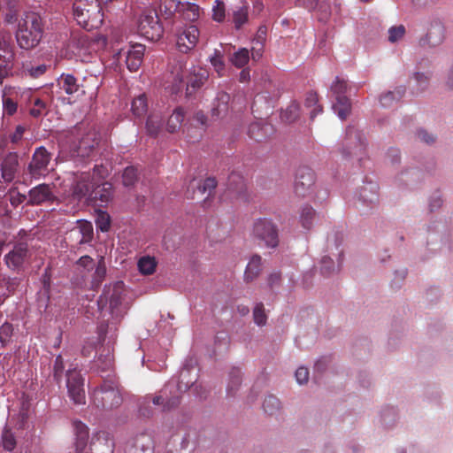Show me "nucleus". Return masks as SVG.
I'll return each mask as SVG.
<instances>
[{
	"label": "nucleus",
	"mask_w": 453,
	"mask_h": 453,
	"mask_svg": "<svg viewBox=\"0 0 453 453\" xmlns=\"http://www.w3.org/2000/svg\"><path fill=\"white\" fill-rule=\"evenodd\" d=\"M335 100L336 102L333 104V110L334 113L343 120L350 113V102L346 96H338V98H335Z\"/></svg>",
	"instance_id": "nucleus-27"
},
{
	"label": "nucleus",
	"mask_w": 453,
	"mask_h": 453,
	"mask_svg": "<svg viewBox=\"0 0 453 453\" xmlns=\"http://www.w3.org/2000/svg\"><path fill=\"white\" fill-rule=\"evenodd\" d=\"M405 34V27L403 25L391 27L388 29V41L395 43L400 41Z\"/></svg>",
	"instance_id": "nucleus-50"
},
{
	"label": "nucleus",
	"mask_w": 453,
	"mask_h": 453,
	"mask_svg": "<svg viewBox=\"0 0 453 453\" xmlns=\"http://www.w3.org/2000/svg\"><path fill=\"white\" fill-rule=\"evenodd\" d=\"M124 293V283L117 281L108 287L98 301L99 304L109 302V313L111 316L112 323L119 321L127 311V305L122 302Z\"/></svg>",
	"instance_id": "nucleus-4"
},
{
	"label": "nucleus",
	"mask_w": 453,
	"mask_h": 453,
	"mask_svg": "<svg viewBox=\"0 0 453 453\" xmlns=\"http://www.w3.org/2000/svg\"><path fill=\"white\" fill-rule=\"evenodd\" d=\"M405 89L403 87H399L395 88L394 91H388L386 94L382 95L380 98V104L384 107H389L394 103L399 101L403 94Z\"/></svg>",
	"instance_id": "nucleus-33"
},
{
	"label": "nucleus",
	"mask_w": 453,
	"mask_h": 453,
	"mask_svg": "<svg viewBox=\"0 0 453 453\" xmlns=\"http://www.w3.org/2000/svg\"><path fill=\"white\" fill-rule=\"evenodd\" d=\"M96 227L102 232H107L110 228V217L106 212H100L96 220Z\"/></svg>",
	"instance_id": "nucleus-56"
},
{
	"label": "nucleus",
	"mask_w": 453,
	"mask_h": 453,
	"mask_svg": "<svg viewBox=\"0 0 453 453\" xmlns=\"http://www.w3.org/2000/svg\"><path fill=\"white\" fill-rule=\"evenodd\" d=\"M299 221L302 226L310 230L316 221V212L311 206H303L300 211Z\"/></svg>",
	"instance_id": "nucleus-29"
},
{
	"label": "nucleus",
	"mask_w": 453,
	"mask_h": 453,
	"mask_svg": "<svg viewBox=\"0 0 453 453\" xmlns=\"http://www.w3.org/2000/svg\"><path fill=\"white\" fill-rule=\"evenodd\" d=\"M64 369V362L61 356H58L54 365V376L57 380H59L61 373Z\"/></svg>",
	"instance_id": "nucleus-64"
},
{
	"label": "nucleus",
	"mask_w": 453,
	"mask_h": 453,
	"mask_svg": "<svg viewBox=\"0 0 453 453\" xmlns=\"http://www.w3.org/2000/svg\"><path fill=\"white\" fill-rule=\"evenodd\" d=\"M148 110V104L145 95H139L137 97L134 98L131 104V111L133 114L137 117H142Z\"/></svg>",
	"instance_id": "nucleus-36"
},
{
	"label": "nucleus",
	"mask_w": 453,
	"mask_h": 453,
	"mask_svg": "<svg viewBox=\"0 0 453 453\" xmlns=\"http://www.w3.org/2000/svg\"><path fill=\"white\" fill-rule=\"evenodd\" d=\"M9 35H0V83L9 74L13 65L14 54Z\"/></svg>",
	"instance_id": "nucleus-12"
},
{
	"label": "nucleus",
	"mask_w": 453,
	"mask_h": 453,
	"mask_svg": "<svg viewBox=\"0 0 453 453\" xmlns=\"http://www.w3.org/2000/svg\"><path fill=\"white\" fill-rule=\"evenodd\" d=\"M107 174V170L100 165L95 166L93 173V180L90 181L89 173H82L73 187V196L77 199H81L89 194L90 198L95 201H99V205L107 203L112 198V185L109 182H104L94 188L96 180L104 178Z\"/></svg>",
	"instance_id": "nucleus-1"
},
{
	"label": "nucleus",
	"mask_w": 453,
	"mask_h": 453,
	"mask_svg": "<svg viewBox=\"0 0 453 453\" xmlns=\"http://www.w3.org/2000/svg\"><path fill=\"white\" fill-rule=\"evenodd\" d=\"M139 33L150 41H157L163 35V27L159 23L155 8L145 7L137 20Z\"/></svg>",
	"instance_id": "nucleus-5"
},
{
	"label": "nucleus",
	"mask_w": 453,
	"mask_h": 453,
	"mask_svg": "<svg viewBox=\"0 0 453 453\" xmlns=\"http://www.w3.org/2000/svg\"><path fill=\"white\" fill-rule=\"evenodd\" d=\"M28 257V250L27 244L20 243L5 255L4 260L9 268L19 269Z\"/></svg>",
	"instance_id": "nucleus-17"
},
{
	"label": "nucleus",
	"mask_w": 453,
	"mask_h": 453,
	"mask_svg": "<svg viewBox=\"0 0 453 453\" xmlns=\"http://www.w3.org/2000/svg\"><path fill=\"white\" fill-rule=\"evenodd\" d=\"M45 109L46 104L40 98H36L34 106L30 109V114L35 118L40 117Z\"/></svg>",
	"instance_id": "nucleus-58"
},
{
	"label": "nucleus",
	"mask_w": 453,
	"mask_h": 453,
	"mask_svg": "<svg viewBox=\"0 0 453 453\" xmlns=\"http://www.w3.org/2000/svg\"><path fill=\"white\" fill-rule=\"evenodd\" d=\"M378 190L379 187L376 183H366L359 189L358 200L365 205L372 206L379 202Z\"/></svg>",
	"instance_id": "nucleus-19"
},
{
	"label": "nucleus",
	"mask_w": 453,
	"mask_h": 453,
	"mask_svg": "<svg viewBox=\"0 0 453 453\" xmlns=\"http://www.w3.org/2000/svg\"><path fill=\"white\" fill-rule=\"evenodd\" d=\"M430 77L431 74L428 72H416L413 73L412 79L418 89L424 90L428 85Z\"/></svg>",
	"instance_id": "nucleus-48"
},
{
	"label": "nucleus",
	"mask_w": 453,
	"mask_h": 453,
	"mask_svg": "<svg viewBox=\"0 0 453 453\" xmlns=\"http://www.w3.org/2000/svg\"><path fill=\"white\" fill-rule=\"evenodd\" d=\"M86 41L83 38L79 39L77 42L73 41L70 47L72 49V52L77 58L84 60L86 57V50L83 48V44H85Z\"/></svg>",
	"instance_id": "nucleus-51"
},
{
	"label": "nucleus",
	"mask_w": 453,
	"mask_h": 453,
	"mask_svg": "<svg viewBox=\"0 0 453 453\" xmlns=\"http://www.w3.org/2000/svg\"><path fill=\"white\" fill-rule=\"evenodd\" d=\"M97 145L96 134L89 132L83 137L77 147V155L80 157H88Z\"/></svg>",
	"instance_id": "nucleus-23"
},
{
	"label": "nucleus",
	"mask_w": 453,
	"mask_h": 453,
	"mask_svg": "<svg viewBox=\"0 0 453 453\" xmlns=\"http://www.w3.org/2000/svg\"><path fill=\"white\" fill-rule=\"evenodd\" d=\"M18 109V104L12 98L4 96H3V112L4 115H13Z\"/></svg>",
	"instance_id": "nucleus-55"
},
{
	"label": "nucleus",
	"mask_w": 453,
	"mask_h": 453,
	"mask_svg": "<svg viewBox=\"0 0 453 453\" xmlns=\"http://www.w3.org/2000/svg\"><path fill=\"white\" fill-rule=\"evenodd\" d=\"M184 4L177 0H161L160 9L161 12H164L166 17L172 16L174 12H180V7H183Z\"/></svg>",
	"instance_id": "nucleus-38"
},
{
	"label": "nucleus",
	"mask_w": 453,
	"mask_h": 453,
	"mask_svg": "<svg viewBox=\"0 0 453 453\" xmlns=\"http://www.w3.org/2000/svg\"><path fill=\"white\" fill-rule=\"evenodd\" d=\"M50 161V156L45 148H38L33 156L32 162L29 164V171L33 177L38 178L48 172V165Z\"/></svg>",
	"instance_id": "nucleus-13"
},
{
	"label": "nucleus",
	"mask_w": 453,
	"mask_h": 453,
	"mask_svg": "<svg viewBox=\"0 0 453 453\" xmlns=\"http://www.w3.org/2000/svg\"><path fill=\"white\" fill-rule=\"evenodd\" d=\"M254 321L257 326H264L266 323V314L262 303H258L255 306L253 311Z\"/></svg>",
	"instance_id": "nucleus-53"
},
{
	"label": "nucleus",
	"mask_w": 453,
	"mask_h": 453,
	"mask_svg": "<svg viewBox=\"0 0 453 453\" xmlns=\"http://www.w3.org/2000/svg\"><path fill=\"white\" fill-rule=\"evenodd\" d=\"M210 61L218 74L222 76L225 71V63L220 52L219 50H215L214 55L210 58Z\"/></svg>",
	"instance_id": "nucleus-49"
},
{
	"label": "nucleus",
	"mask_w": 453,
	"mask_h": 453,
	"mask_svg": "<svg viewBox=\"0 0 453 453\" xmlns=\"http://www.w3.org/2000/svg\"><path fill=\"white\" fill-rule=\"evenodd\" d=\"M262 266V258L258 255H254L250 257L245 273L244 279L246 281L254 280L259 274Z\"/></svg>",
	"instance_id": "nucleus-25"
},
{
	"label": "nucleus",
	"mask_w": 453,
	"mask_h": 453,
	"mask_svg": "<svg viewBox=\"0 0 453 453\" xmlns=\"http://www.w3.org/2000/svg\"><path fill=\"white\" fill-rule=\"evenodd\" d=\"M250 60V52L246 48L237 50L231 58V62L238 68H242L248 64Z\"/></svg>",
	"instance_id": "nucleus-39"
},
{
	"label": "nucleus",
	"mask_w": 453,
	"mask_h": 453,
	"mask_svg": "<svg viewBox=\"0 0 453 453\" xmlns=\"http://www.w3.org/2000/svg\"><path fill=\"white\" fill-rule=\"evenodd\" d=\"M144 50V46L142 44L129 45L119 50L117 59L118 61L124 60L129 71L135 72L142 65Z\"/></svg>",
	"instance_id": "nucleus-9"
},
{
	"label": "nucleus",
	"mask_w": 453,
	"mask_h": 453,
	"mask_svg": "<svg viewBox=\"0 0 453 453\" xmlns=\"http://www.w3.org/2000/svg\"><path fill=\"white\" fill-rule=\"evenodd\" d=\"M232 21L236 29H240L249 20V12L247 6H237L232 12Z\"/></svg>",
	"instance_id": "nucleus-31"
},
{
	"label": "nucleus",
	"mask_w": 453,
	"mask_h": 453,
	"mask_svg": "<svg viewBox=\"0 0 453 453\" xmlns=\"http://www.w3.org/2000/svg\"><path fill=\"white\" fill-rule=\"evenodd\" d=\"M305 106L307 108H312L311 111V119L322 111L321 106L318 104V96L313 92H311L307 95L305 99Z\"/></svg>",
	"instance_id": "nucleus-45"
},
{
	"label": "nucleus",
	"mask_w": 453,
	"mask_h": 453,
	"mask_svg": "<svg viewBox=\"0 0 453 453\" xmlns=\"http://www.w3.org/2000/svg\"><path fill=\"white\" fill-rule=\"evenodd\" d=\"M344 144L349 150L348 154L359 155L365 148L366 140L363 133L354 127H349Z\"/></svg>",
	"instance_id": "nucleus-15"
},
{
	"label": "nucleus",
	"mask_w": 453,
	"mask_h": 453,
	"mask_svg": "<svg viewBox=\"0 0 453 453\" xmlns=\"http://www.w3.org/2000/svg\"><path fill=\"white\" fill-rule=\"evenodd\" d=\"M229 95L226 93H220L218 96V104L217 106L213 107L211 110L212 116L217 118H223L226 115L228 111V101H229Z\"/></svg>",
	"instance_id": "nucleus-32"
},
{
	"label": "nucleus",
	"mask_w": 453,
	"mask_h": 453,
	"mask_svg": "<svg viewBox=\"0 0 453 453\" xmlns=\"http://www.w3.org/2000/svg\"><path fill=\"white\" fill-rule=\"evenodd\" d=\"M343 241V234L338 232L327 236L326 255L322 257L319 263V270L324 276L328 277L340 271L344 257Z\"/></svg>",
	"instance_id": "nucleus-3"
},
{
	"label": "nucleus",
	"mask_w": 453,
	"mask_h": 453,
	"mask_svg": "<svg viewBox=\"0 0 453 453\" xmlns=\"http://www.w3.org/2000/svg\"><path fill=\"white\" fill-rule=\"evenodd\" d=\"M184 120V111L180 108L173 111V114L169 117L166 123V128L169 132L173 133L177 131Z\"/></svg>",
	"instance_id": "nucleus-34"
},
{
	"label": "nucleus",
	"mask_w": 453,
	"mask_h": 453,
	"mask_svg": "<svg viewBox=\"0 0 453 453\" xmlns=\"http://www.w3.org/2000/svg\"><path fill=\"white\" fill-rule=\"evenodd\" d=\"M2 444L4 449L12 451L16 446V440L14 434L9 431L4 430L2 434Z\"/></svg>",
	"instance_id": "nucleus-52"
},
{
	"label": "nucleus",
	"mask_w": 453,
	"mask_h": 453,
	"mask_svg": "<svg viewBox=\"0 0 453 453\" xmlns=\"http://www.w3.org/2000/svg\"><path fill=\"white\" fill-rule=\"evenodd\" d=\"M66 387L70 398L76 404L85 403L83 379L76 369H69L66 373Z\"/></svg>",
	"instance_id": "nucleus-10"
},
{
	"label": "nucleus",
	"mask_w": 453,
	"mask_h": 453,
	"mask_svg": "<svg viewBox=\"0 0 453 453\" xmlns=\"http://www.w3.org/2000/svg\"><path fill=\"white\" fill-rule=\"evenodd\" d=\"M347 81L339 76L335 78L334 82L331 85V93L334 98H338V96H345L344 94L347 91Z\"/></svg>",
	"instance_id": "nucleus-40"
},
{
	"label": "nucleus",
	"mask_w": 453,
	"mask_h": 453,
	"mask_svg": "<svg viewBox=\"0 0 453 453\" xmlns=\"http://www.w3.org/2000/svg\"><path fill=\"white\" fill-rule=\"evenodd\" d=\"M319 1V0H296V5L308 11H312L317 7Z\"/></svg>",
	"instance_id": "nucleus-62"
},
{
	"label": "nucleus",
	"mask_w": 453,
	"mask_h": 453,
	"mask_svg": "<svg viewBox=\"0 0 453 453\" xmlns=\"http://www.w3.org/2000/svg\"><path fill=\"white\" fill-rule=\"evenodd\" d=\"M216 180L213 178H207L203 181V183H200L194 180L191 182L192 187H197V191L201 193L202 195L208 192L209 194L216 188Z\"/></svg>",
	"instance_id": "nucleus-44"
},
{
	"label": "nucleus",
	"mask_w": 453,
	"mask_h": 453,
	"mask_svg": "<svg viewBox=\"0 0 453 453\" xmlns=\"http://www.w3.org/2000/svg\"><path fill=\"white\" fill-rule=\"evenodd\" d=\"M263 409L266 413L274 415L280 411L281 403L276 396L270 395L265 398L263 402Z\"/></svg>",
	"instance_id": "nucleus-37"
},
{
	"label": "nucleus",
	"mask_w": 453,
	"mask_h": 453,
	"mask_svg": "<svg viewBox=\"0 0 453 453\" xmlns=\"http://www.w3.org/2000/svg\"><path fill=\"white\" fill-rule=\"evenodd\" d=\"M252 234L267 248H275L279 244L277 226L269 219H257L253 224Z\"/></svg>",
	"instance_id": "nucleus-8"
},
{
	"label": "nucleus",
	"mask_w": 453,
	"mask_h": 453,
	"mask_svg": "<svg viewBox=\"0 0 453 453\" xmlns=\"http://www.w3.org/2000/svg\"><path fill=\"white\" fill-rule=\"evenodd\" d=\"M79 233L82 235L80 240V243L88 242L92 239L93 236V226L90 222L79 221L77 227Z\"/></svg>",
	"instance_id": "nucleus-43"
},
{
	"label": "nucleus",
	"mask_w": 453,
	"mask_h": 453,
	"mask_svg": "<svg viewBox=\"0 0 453 453\" xmlns=\"http://www.w3.org/2000/svg\"><path fill=\"white\" fill-rule=\"evenodd\" d=\"M106 274V267L104 265V257H101L96 268L95 278L96 280H101Z\"/></svg>",
	"instance_id": "nucleus-63"
},
{
	"label": "nucleus",
	"mask_w": 453,
	"mask_h": 453,
	"mask_svg": "<svg viewBox=\"0 0 453 453\" xmlns=\"http://www.w3.org/2000/svg\"><path fill=\"white\" fill-rule=\"evenodd\" d=\"M258 34V38L257 39L255 45L251 49V57L254 61L258 60L262 57L264 52L263 36L265 35V30L263 28H259Z\"/></svg>",
	"instance_id": "nucleus-42"
},
{
	"label": "nucleus",
	"mask_w": 453,
	"mask_h": 453,
	"mask_svg": "<svg viewBox=\"0 0 453 453\" xmlns=\"http://www.w3.org/2000/svg\"><path fill=\"white\" fill-rule=\"evenodd\" d=\"M299 116V105L296 103H292L288 108L281 113V119L286 122H292L296 120Z\"/></svg>",
	"instance_id": "nucleus-46"
},
{
	"label": "nucleus",
	"mask_w": 453,
	"mask_h": 453,
	"mask_svg": "<svg viewBox=\"0 0 453 453\" xmlns=\"http://www.w3.org/2000/svg\"><path fill=\"white\" fill-rule=\"evenodd\" d=\"M315 184V173L308 167H300L296 175L294 190L299 196L310 195Z\"/></svg>",
	"instance_id": "nucleus-11"
},
{
	"label": "nucleus",
	"mask_w": 453,
	"mask_h": 453,
	"mask_svg": "<svg viewBox=\"0 0 453 453\" xmlns=\"http://www.w3.org/2000/svg\"><path fill=\"white\" fill-rule=\"evenodd\" d=\"M75 429V449L77 453H87L85 451L87 447V441L88 439V430L86 425L81 422H76L74 424Z\"/></svg>",
	"instance_id": "nucleus-22"
},
{
	"label": "nucleus",
	"mask_w": 453,
	"mask_h": 453,
	"mask_svg": "<svg viewBox=\"0 0 453 453\" xmlns=\"http://www.w3.org/2000/svg\"><path fill=\"white\" fill-rule=\"evenodd\" d=\"M242 379H241V373L240 371H235L230 378V381L227 386V391L231 394H234V391H235L239 386L241 385Z\"/></svg>",
	"instance_id": "nucleus-57"
},
{
	"label": "nucleus",
	"mask_w": 453,
	"mask_h": 453,
	"mask_svg": "<svg viewBox=\"0 0 453 453\" xmlns=\"http://www.w3.org/2000/svg\"><path fill=\"white\" fill-rule=\"evenodd\" d=\"M77 265L80 267H83L84 269L90 271L94 268L95 263L94 260L89 256H83L81 257L78 262Z\"/></svg>",
	"instance_id": "nucleus-61"
},
{
	"label": "nucleus",
	"mask_w": 453,
	"mask_h": 453,
	"mask_svg": "<svg viewBox=\"0 0 453 453\" xmlns=\"http://www.w3.org/2000/svg\"><path fill=\"white\" fill-rule=\"evenodd\" d=\"M43 28L41 17L36 13H27L19 21L16 41L23 50L35 48L42 38Z\"/></svg>",
	"instance_id": "nucleus-2"
},
{
	"label": "nucleus",
	"mask_w": 453,
	"mask_h": 453,
	"mask_svg": "<svg viewBox=\"0 0 453 453\" xmlns=\"http://www.w3.org/2000/svg\"><path fill=\"white\" fill-rule=\"evenodd\" d=\"M180 11H183L184 18L189 20H196L199 17V6L186 3L183 7H180Z\"/></svg>",
	"instance_id": "nucleus-47"
},
{
	"label": "nucleus",
	"mask_w": 453,
	"mask_h": 453,
	"mask_svg": "<svg viewBox=\"0 0 453 453\" xmlns=\"http://www.w3.org/2000/svg\"><path fill=\"white\" fill-rule=\"evenodd\" d=\"M150 398L151 399L154 405L162 406L164 411L170 410L179 403L178 398H168L166 388L162 389L159 395Z\"/></svg>",
	"instance_id": "nucleus-26"
},
{
	"label": "nucleus",
	"mask_w": 453,
	"mask_h": 453,
	"mask_svg": "<svg viewBox=\"0 0 453 453\" xmlns=\"http://www.w3.org/2000/svg\"><path fill=\"white\" fill-rule=\"evenodd\" d=\"M157 261L154 257L143 256L137 263L139 272L143 275H151L155 273Z\"/></svg>",
	"instance_id": "nucleus-28"
},
{
	"label": "nucleus",
	"mask_w": 453,
	"mask_h": 453,
	"mask_svg": "<svg viewBox=\"0 0 453 453\" xmlns=\"http://www.w3.org/2000/svg\"><path fill=\"white\" fill-rule=\"evenodd\" d=\"M73 17L77 23L87 30L95 27L94 20L100 19L97 0H76L73 6Z\"/></svg>",
	"instance_id": "nucleus-6"
},
{
	"label": "nucleus",
	"mask_w": 453,
	"mask_h": 453,
	"mask_svg": "<svg viewBox=\"0 0 453 453\" xmlns=\"http://www.w3.org/2000/svg\"><path fill=\"white\" fill-rule=\"evenodd\" d=\"M296 380L298 384L303 385L308 382L309 380V370L308 368L304 366H300L296 369Z\"/></svg>",
	"instance_id": "nucleus-59"
},
{
	"label": "nucleus",
	"mask_w": 453,
	"mask_h": 453,
	"mask_svg": "<svg viewBox=\"0 0 453 453\" xmlns=\"http://www.w3.org/2000/svg\"><path fill=\"white\" fill-rule=\"evenodd\" d=\"M135 446L136 447H140L142 448V450L144 452V453H151V441L149 437L145 436V435H142L141 437H139L136 441V443H135Z\"/></svg>",
	"instance_id": "nucleus-60"
},
{
	"label": "nucleus",
	"mask_w": 453,
	"mask_h": 453,
	"mask_svg": "<svg viewBox=\"0 0 453 453\" xmlns=\"http://www.w3.org/2000/svg\"><path fill=\"white\" fill-rule=\"evenodd\" d=\"M58 84L67 95H73L80 89L77 79L72 74H62L58 79Z\"/></svg>",
	"instance_id": "nucleus-24"
},
{
	"label": "nucleus",
	"mask_w": 453,
	"mask_h": 453,
	"mask_svg": "<svg viewBox=\"0 0 453 453\" xmlns=\"http://www.w3.org/2000/svg\"><path fill=\"white\" fill-rule=\"evenodd\" d=\"M123 184L126 187L132 186L137 179V171L134 167H127L122 175Z\"/></svg>",
	"instance_id": "nucleus-54"
},
{
	"label": "nucleus",
	"mask_w": 453,
	"mask_h": 453,
	"mask_svg": "<svg viewBox=\"0 0 453 453\" xmlns=\"http://www.w3.org/2000/svg\"><path fill=\"white\" fill-rule=\"evenodd\" d=\"M146 131L150 136H157L162 128V117L158 113H151L146 121Z\"/></svg>",
	"instance_id": "nucleus-30"
},
{
	"label": "nucleus",
	"mask_w": 453,
	"mask_h": 453,
	"mask_svg": "<svg viewBox=\"0 0 453 453\" xmlns=\"http://www.w3.org/2000/svg\"><path fill=\"white\" fill-rule=\"evenodd\" d=\"M184 65L185 63L182 58L173 59L169 64V79L173 83L171 88L172 93H177L180 89V85L184 79Z\"/></svg>",
	"instance_id": "nucleus-18"
},
{
	"label": "nucleus",
	"mask_w": 453,
	"mask_h": 453,
	"mask_svg": "<svg viewBox=\"0 0 453 453\" xmlns=\"http://www.w3.org/2000/svg\"><path fill=\"white\" fill-rule=\"evenodd\" d=\"M92 400L97 408L111 410L121 403L122 397L115 382L107 380L104 381L100 388L94 390Z\"/></svg>",
	"instance_id": "nucleus-7"
},
{
	"label": "nucleus",
	"mask_w": 453,
	"mask_h": 453,
	"mask_svg": "<svg viewBox=\"0 0 453 453\" xmlns=\"http://www.w3.org/2000/svg\"><path fill=\"white\" fill-rule=\"evenodd\" d=\"M53 197L50 185L40 184L29 192V202L32 204H40Z\"/></svg>",
	"instance_id": "nucleus-21"
},
{
	"label": "nucleus",
	"mask_w": 453,
	"mask_h": 453,
	"mask_svg": "<svg viewBox=\"0 0 453 453\" xmlns=\"http://www.w3.org/2000/svg\"><path fill=\"white\" fill-rule=\"evenodd\" d=\"M17 160L14 157L7 158L2 164V177L5 181H12L16 173Z\"/></svg>",
	"instance_id": "nucleus-35"
},
{
	"label": "nucleus",
	"mask_w": 453,
	"mask_h": 453,
	"mask_svg": "<svg viewBox=\"0 0 453 453\" xmlns=\"http://www.w3.org/2000/svg\"><path fill=\"white\" fill-rule=\"evenodd\" d=\"M114 442L111 435L105 431H100L93 435L89 450L87 453H113Z\"/></svg>",
	"instance_id": "nucleus-16"
},
{
	"label": "nucleus",
	"mask_w": 453,
	"mask_h": 453,
	"mask_svg": "<svg viewBox=\"0 0 453 453\" xmlns=\"http://www.w3.org/2000/svg\"><path fill=\"white\" fill-rule=\"evenodd\" d=\"M208 78V72L202 67H192L188 76V94H191L190 88L193 90L200 88Z\"/></svg>",
	"instance_id": "nucleus-20"
},
{
	"label": "nucleus",
	"mask_w": 453,
	"mask_h": 453,
	"mask_svg": "<svg viewBox=\"0 0 453 453\" xmlns=\"http://www.w3.org/2000/svg\"><path fill=\"white\" fill-rule=\"evenodd\" d=\"M211 12H212L211 18L214 21L221 23L225 20L226 7L222 1L214 0Z\"/></svg>",
	"instance_id": "nucleus-41"
},
{
	"label": "nucleus",
	"mask_w": 453,
	"mask_h": 453,
	"mask_svg": "<svg viewBox=\"0 0 453 453\" xmlns=\"http://www.w3.org/2000/svg\"><path fill=\"white\" fill-rule=\"evenodd\" d=\"M199 30L196 26L185 27L177 36L176 45L180 51L187 53L194 49L198 42Z\"/></svg>",
	"instance_id": "nucleus-14"
}]
</instances>
